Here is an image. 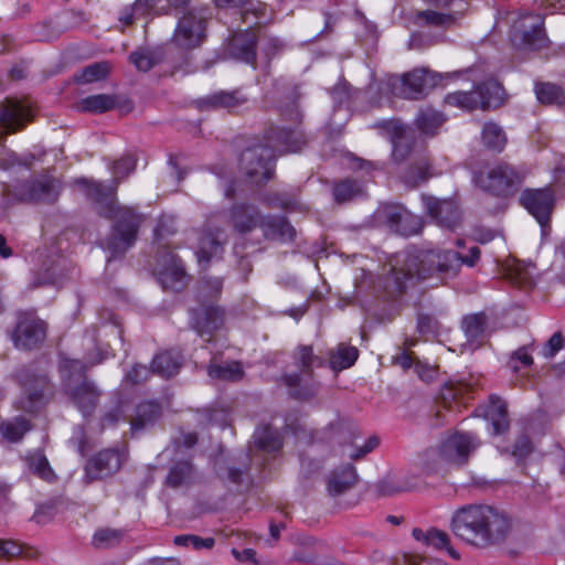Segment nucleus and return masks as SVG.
<instances>
[{
	"label": "nucleus",
	"instance_id": "f257e3e1",
	"mask_svg": "<svg viewBox=\"0 0 565 565\" xmlns=\"http://www.w3.org/2000/svg\"><path fill=\"white\" fill-rule=\"evenodd\" d=\"M479 257L480 249L477 246L470 248L468 257L450 249L401 252L384 267L382 286L390 295H399L418 281L429 278L441 281L446 276H455L462 264L471 267Z\"/></svg>",
	"mask_w": 565,
	"mask_h": 565
},
{
	"label": "nucleus",
	"instance_id": "f03ea898",
	"mask_svg": "<svg viewBox=\"0 0 565 565\" xmlns=\"http://www.w3.org/2000/svg\"><path fill=\"white\" fill-rule=\"evenodd\" d=\"M137 160L131 154L115 161L110 167L114 179L109 184L85 178L76 181L88 198L100 204V213L115 220L113 233L106 242L111 257L122 255L134 245L141 224V216L129 207L119 206L115 198L120 181L134 172Z\"/></svg>",
	"mask_w": 565,
	"mask_h": 565
},
{
	"label": "nucleus",
	"instance_id": "7ed1b4c3",
	"mask_svg": "<svg viewBox=\"0 0 565 565\" xmlns=\"http://www.w3.org/2000/svg\"><path fill=\"white\" fill-rule=\"evenodd\" d=\"M512 526L507 511L489 504L463 505L454 512L450 521V529L458 539L479 548L503 543Z\"/></svg>",
	"mask_w": 565,
	"mask_h": 565
},
{
	"label": "nucleus",
	"instance_id": "20e7f679",
	"mask_svg": "<svg viewBox=\"0 0 565 565\" xmlns=\"http://www.w3.org/2000/svg\"><path fill=\"white\" fill-rule=\"evenodd\" d=\"M305 138L298 130L280 128L270 132L268 145L257 146L242 153V168L252 183L260 184L271 179L274 174V148L279 153L297 152L305 145Z\"/></svg>",
	"mask_w": 565,
	"mask_h": 565
},
{
	"label": "nucleus",
	"instance_id": "39448f33",
	"mask_svg": "<svg viewBox=\"0 0 565 565\" xmlns=\"http://www.w3.org/2000/svg\"><path fill=\"white\" fill-rule=\"evenodd\" d=\"M109 356H114V353L98 349L95 356L88 355L85 362L68 358H63L61 361L60 371L64 391L84 416L95 411L100 396L94 383L86 381L85 372L87 367L99 364Z\"/></svg>",
	"mask_w": 565,
	"mask_h": 565
},
{
	"label": "nucleus",
	"instance_id": "423d86ee",
	"mask_svg": "<svg viewBox=\"0 0 565 565\" xmlns=\"http://www.w3.org/2000/svg\"><path fill=\"white\" fill-rule=\"evenodd\" d=\"M480 445L476 435L456 431L445 437L438 447L426 450L423 469L426 473H438L450 466H461Z\"/></svg>",
	"mask_w": 565,
	"mask_h": 565
},
{
	"label": "nucleus",
	"instance_id": "0eeeda50",
	"mask_svg": "<svg viewBox=\"0 0 565 565\" xmlns=\"http://www.w3.org/2000/svg\"><path fill=\"white\" fill-rule=\"evenodd\" d=\"M214 2L220 8L241 7L246 3L249 4V7L242 12V19L246 23L247 30L237 32L233 35L228 44V52L234 58L255 67V45L257 38L249 29L267 21L268 14L266 4L260 2L255 4L249 0H214Z\"/></svg>",
	"mask_w": 565,
	"mask_h": 565
},
{
	"label": "nucleus",
	"instance_id": "6e6552de",
	"mask_svg": "<svg viewBox=\"0 0 565 565\" xmlns=\"http://www.w3.org/2000/svg\"><path fill=\"white\" fill-rule=\"evenodd\" d=\"M439 74L427 68H415L402 76L390 75L386 86L390 92L406 99H419L438 85Z\"/></svg>",
	"mask_w": 565,
	"mask_h": 565
},
{
	"label": "nucleus",
	"instance_id": "1a4fd4ad",
	"mask_svg": "<svg viewBox=\"0 0 565 565\" xmlns=\"http://www.w3.org/2000/svg\"><path fill=\"white\" fill-rule=\"evenodd\" d=\"M209 10L205 8H191L183 12L172 36L175 46L182 50H192L202 44L205 39Z\"/></svg>",
	"mask_w": 565,
	"mask_h": 565
},
{
	"label": "nucleus",
	"instance_id": "9d476101",
	"mask_svg": "<svg viewBox=\"0 0 565 565\" xmlns=\"http://www.w3.org/2000/svg\"><path fill=\"white\" fill-rule=\"evenodd\" d=\"M511 42L522 51H537L547 45L543 30V18L540 14L522 13L514 20L511 31Z\"/></svg>",
	"mask_w": 565,
	"mask_h": 565
},
{
	"label": "nucleus",
	"instance_id": "9b49d317",
	"mask_svg": "<svg viewBox=\"0 0 565 565\" xmlns=\"http://www.w3.org/2000/svg\"><path fill=\"white\" fill-rule=\"evenodd\" d=\"M61 191V183L49 174H43L30 182H25L14 189L7 185L3 192L21 201L54 202Z\"/></svg>",
	"mask_w": 565,
	"mask_h": 565
},
{
	"label": "nucleus",
	"instance_id": "f8f14e48",
	"mask_svg": "<svg viewBox=\"0 0 565 565\" xmlns=\"http://www.w3.org/2000/svg\"><path fill=\"white\" fill-rule=\"evenodd\" d=\"M19 377L23 386V395L18 401L19 408L34 413L52 396V386L44 375L23 372Z\"/></svg>",
	"mask_w": 565,
	"mask_h": 565
},
{
	"label": "nucleus",
	"instance_id": "ddd939ff",
	"mask_svg": "<svg viewBox=\"0 0 565 565\" xmlns=\"http://www.w3.org/2000/svg\"><path fill=\"white\" fill-rule=\"evenodd\" d=\"M523 175L512 166L508 163H498L490 168L486 173L478 177V184L497 195H503L519 184Z\"/></svg>",
	"mask_w": 565,
	"mask_h": 565
},
{
	"label": "nucleus",
	"instance_id": "4468645a",
	"mask_svg": "<svg viewBox=\"0 0 565 565\" xmlns=\"http://www.w3.org/2000/svg\"><path fill=\"white\" fill-rule=\"evenodd\" d=\"M224 323L225 311L215 303H201L191 310V327L206 341H211Z\"/></svg>",
	"mask_w": 565,
	"mask_h": 565
},
{
	"label": "nucleus",
	"instance_id": "2eb2a0df",
	"mask_svg": "<svg viewBox=\"0 0 565 565\" xmlns=\"http://www.w3.org/2000/svg\"><path fill=\"white\" fill-rule=\"evenodd\" d=\"M32 117L33 111L28 102L8 99L0 106V139L23 129Z\"/></svg>",
	"mask_w": 565,
	"mask_h": 565
},
{
	"label": "nucleus",
	"instance_id": "dca6fc26",
	"mask_svg": "<svg viewBox=\"0 0 565 565\" xmlns=\"http://www.w3.org/2000/svg\"><path fill=\"white\" fill-rule=\"evenodd\" d=\"M126 454L119 449H104L90 458L86 466V478L89 480H99L117 473L124 461Z\"/></svg>",
	"mask_w": 565,
	"mask_h": 565
},
{
	"label": "nucleus",
	"instance_id": "f3484780",
	"mask_svg": "<svg viewBox=\"0 0 565 565\" xmlns=\"http://www.w3.org/2000/svg\"><path fill=\"white\" fill-rule=\"evenodd\" d=\"M521 204L536 221L544 225L552 214L555 195L550 188L524 190L520 198Z\"/></svg>",
	"mask_w": 565,
	"mask_h": 565
},
{
	"label": "nucleus",
	"instance_id": "a211bd4d",
	"mask_svg": "<svg viewBox=\"0 0 565 565\" xmlns=\"http://www.w3.org/2000/svg\"><path fill=\"white\" fill-rule=\"evenodd\" d=\"M158 278L167 290L180 291L188 284V277L181 260L171 252L164 253L159 263Z\"/></svg>",
	"mask_w": 565,
	"mask_h": 565
},
{
	"label": "nucleus",
	"instance_id": "6ab92c4d",
	"mask_svg": "<svg viewBox=\"0 0 565 565\" xmlns=\"http://www.w3.org/2000/svg\"><path fill=\"white\" fill-rule=\"evenodd\" d=\"M383 216L390 228L399 235L412 236L420 232L422 222L419 217L401 205L385 206Z\"/></svg>",
	"mask_w": 565,
	"mask_h": 565
},
{
	"label": "nucleus",
	"instance_id": "aec40b11",
	"mask_svg": "<svg viewBox=\"0 0 565 565\" xmlns=\"http://www.w3.org/2000/svg\"><path fill=\"white\" fill-rule=\"evenodd\" d=\"M44 338V322L32 317L21 318L12 333L15 347L24 350L36 347Z\"/></svg>",
	"mask_w": 565,
	"mask_h": 565
},
{
	"label": "nucleus",
	"instance_id": "412c9836",
	"mask_svg": "<svg viewBox=\"0 0 565 565\" xmlns=\"http://www.w3.org/2000/svg\"><path fill=\"white\" fill-rule=\"evenodd\" d=\"M424 206L427 213L440 225L455 230L460 220L456 204L450 200H439L435 196L423 194Z\"/></svg>",
	"mask_w": 565,
	"mask_h": 565
},
{
	"label": "nucleus",
	"instance_id": "4be33fe9",
	"mask_svg": "<svg viewBox=\"0 0 565 565\" xmlns=\"http://www.w3.org/2000/svg\"><path fill=\"white\" fill-rule=\"evenodd\" d=\"M263 214L257 206L246 203L234 204L227 215V221L233 230L239 234H246L259 227Z\"/></svg>",
	"mask_w": 565,
	"mask_h": 565
},
{
	"label": "nucleus",
	"instance_id": "5701e85b",
	"mask_svg": "<svg viewBox=\"0 0 565 565\" xmlns=\"http://www.w3.org/2000/svg\"><path fill=\"white\" fill-rule=\"evenodd\" d=\"M412 534L416 541L423 542L425 545L436 551L445 550L454 559L460 558V554L452 547L450 537L445 531L436 527H430L427 531H424L416 527L413 530Z\"/></svg>",
	"mask_w": 565,
	"mask_h": 565
},
{
	"label": "nucleus",
	"instance_id": "b1692460",
	"mask_svg": "<svg viewBox=\"0 0 565 565\" xmlns=\"http://www.w3.org/2000/svg\"><path fill=\"white\" fill-rule=\"evenodd\" d=\"M358 481V473L355 467L347 463L338 469H334L327 482V490L330 495L337 497L345 493L354 487Z\"/></svg>",
	"mask_w": 565,
	"mask_h": 565
},
{
	"label": "nucleus",
	"instance_id": "393cba45",
	"mask_svg": "<svg viewBox=\"0 0 565 565\" xmlns=\"http://www.w3.org/2000/svg\"><path fill=\"white\" fill-rule=\"evenodd\" d=\"M265 238L282 242L291 241L296 231L282 216L263 215L259 227Z\"/></svg>",
	"mask_w": 565,
	"mask_h": 565
},
{
	"label": "nucleus",
	"instance_id": "a878e982",
	"mask_svg": "<svg viewBox=\"0 0 565 565\" xmlns=\"http://www.w3.org/2000/svg\"><path fill=\"white\" fill-rule=\"evenodd\" d=\"M248 103V97L242 90H221L214 93L200 102L202 108H224L236 110Z\"/></svg>",
	"mask_w": 565,
	"mask_h": 565
},
{
	"label": "nucleus",
	"instance_id": "bb28decb",
	"mask_svg": "<svg viewBox=\"0 0 565 565\" xmlns=\"http://www.w3.org/2000/svg\"><path fill=\"white\" fill-rule=\"evenodd\" d=\"M285 383L290 388V394L296 398H310L318 391V383L313 380L311 371L288 374L285 377Z\"/></svg>",
	"mask_w": 565,
	"mask_h": 565
},
{
	"label": "nucleus",
	"instance_id": "cd10ccee",
	"mask_svg": "<svg viewBox=\"0 0 565 565\" xmlns=\"http://www.w3.org/2000/svg\"><path fill=\"white\" fill-rule=\"evenodd\" d=\"M381 126L392 132L393 158L396 161L405 160L411 150L407 142L411 129L395 119L383 121Z\"/></svg>",
	"mask_w": 565,
	"mask_h": 565
},
{
	"label": "nucleus",
	"instance_id": "c85d7f7f",
	"mask_svg": "<svg viewBox=\"0 0 565 565\" xmlns=\"http://www.w3.org/2000/svg\"><path fill=\"white\" fill-rule=\"evenodd\" d=\"M119 104L120 98L117 95L97 94L82 98L77 108L85 113L100 114L118 107Z\"/></svg>",
	"mask_w": 565,
	"mask_h": 565
},
{
	"label": "nucleus",
	"instance_id": "c756f323",
	"mask_svg": "<svg viewBox=\"0 0 565 565\" xmlns=\"http://www.w3.org/2000/svg\"><path fill=\"white\" fill-rule=\"evenodd\" d=\"M486 418L491 423L492 434L500 435L508 430L509 419L505 403L499 397H491L484 412Z\"/></svg>",
	"mask_w": 565,
	"mask_h": 565
},
{
	"label": "nucleus",
	"instance_id": "7c9ffc66",
	"mask_svg": "<svg viewBox=\"0 0 565 565\" xmlns=\"http://www.w3.org/2000/svg\"><path fill=\"white\" fill-rule=\"evenodd\" d=\"M223 233H213L211 230L206 232L200 239V246L196 252L198 260L200 264L209 263L213 257L218 256L223 252L222 238Z\"/></svg>",
	"mask_w": 565,
	"mask_h": 565
},
{
	"label": "nucleus",
	"instance_id": "2f4dec72",
	"mask_svg": "<svg viewBox=\"0 0 565 565\" xmlns=\"http://www.w3.org/2000/svg\"><path fill=\"white\" fill-rule=\"evenodd\" d=\"M487 318L484 313L468 316L462 321V329L467 338V345L471 350L481 344L484 339V327Z\"/></svg>",
	"mask_w": 565,
	"mask_h": 565
},
{
	"label": "nucleus",
	"instance_id": "473e14b6",
	"mask_svg": "<svg viewBox=\"0 0 565 565\" xmlns=\"http://www.w3.org/2000/svg\"><path fill=\"white\" fill-rule=\"evenodd\" d=\"M182 365V356L175 351H166L154 356L153 373L162 377L175 375Z\"/></svg>",
	"mask_w": 565,
	"mask_h": 565
},
{
	"label": "nucleus",
	"instance_id": "72a5a7b5",
	"mask_svg": "<svg viewBox=\"0 0 565 565\" xmlns=\"http://www.w3.org/2000/svg\"><path fill=\"white\" fill-rule=\"evenodd\" d=\"M416 25L422 28H449L456 21V17L450 13H443L435 10L417 11L413 18Z\"/></svg>",
	"mask_w": 565,
	"mask_h": 565
},
{
	"label": "nucleus",
	"instance_id": "f704fd0d",
	"mask_svg": "<svg viewBox=\"0 0 565 565\" xmlns=\"http://www.w3.org/2000/svg\"><path fill=\"white\" fill-rule=\"evenodd\" d=\"M160 415V406L153 402L141 403L137 406L136 415L131 419V430L134 434L152 425Z\"/></svg>",
	"mask_w": 565,
	"mask_h": 565
},
{
	"label": "nucleus",
	"instance_id": "c9c22d12",
	"mask_svg": "<svg viewBox=\"0 0 565 565\" xmlns=\"http://www.w3.org/2000/svg\"><path fill=\"white\" fill-rule=\"evenodd\" d=\"M256 446L265 452H276L282 447L280 433L269 426L258 427L254 433Z\"/></svg>",
	"mask_w": 565,
	"mask_h": 565
},
{
	"label": "nucleus",
	"instance_id": "e433bc0d",
	"mask_svg": "<svg viewBox=\"0 0 565 565\" xmlns=\"http://www.w3.org/2000/svg\"><path fill=\"white\" fill-rule=\"evenodd\" d=\"M445 121V116L433 108L420 110L416 117V126L425 136L436 135Z\"/></svg>",
	"mask_w": 565,
	"mask_h": 565
},
{
	"label": "nucleus",
	"instance_id": "4c0bfd02",
	"mask_svg": "<svg viewBox=\"0 0 565 565\" xmlns=\"http://www.w3.org/2000/svg\"><path fill=\"white\" fill-rule=\"evenodd\" d=\"M359 356V351L355 347L339 344L337 349L332 350L329 355V363L332 370L341 371L351 367Z\"/></svg>",
	"mask_w": 565,
	"mask_h": 565
},
{
	"label": "nucleus",
	"instance_id": "58836bf2",
	"mask_svg": "<svg viewBox=\"0 0 565 565\" xmlns=\"http://www.w3.org/2000/svg\"><path fill=\"white\" fill-rule=\"evenodd\" d=\"M476 88L480 94L481 109L495 108L502 104L504 89L499 83L489 81Z\"/></svg>",
	"mask_w": 565,
	"mask_h": 565
},
{
	"label": "nucleus",
	"instance_id": "ea45409f",
	"mask_svg": "<svg viewBox=\"0 0 565 565\" xmlns=\"http://www.w3.org/2000/svg\"><path fill=\"white\" fill-rule=\"evenodd\" d=\"M364 194L363 185L353 179H344L333 186V198L338 203H345Z\"/></svg>",
	"mask_w": 565,
	"mask_h": 565
},
{
	"label": "nucleus",
	"instance_id": "a19ab883",
	"mask_svg": "<svg viewBox=\"0 0 565 565\" xmlns=\"http://www.w3.org/2000/svg\"><path fill=\"white\" fill-rule=\"evenodd\" d=\"M207 374L216 380L238 381L243 377L244 371L239 362L211 363L207 367Z\"/></svg>",
	"mask_w": 565,
	"mask_h": 565
},
{
	"label": "nucleus",
	"instance_id": "79ce46f5",
	"mask_svg": "<svg viewBox=\"0 0 565 565\" xmlns=\"http://www.w3.org/2000/svg\"><path fill=\"white\" fill-rule=\"evenodd\" d=\"M222 287L223 281L221 278H202L196 289L199 305L214 303V300L221 295Z\"/></svg>",
	"mask_w": 565,
	"mask_h": 565
},
{
	"label": "nucleus",
	"instance_id": "37998d69",
	"mask_svg": "<svg viewBox=\"0 0 565 565\" xmlns=\"http://www.w3.org/2000/svg\"><path fill=\"white\" fill-rule=\"evenodd\" d=\"M446 103L450 106L460 107L466 110L481 108L480 94L477 88L471 92H456L448 94Z\"/></svg>",
	"mask_w": 565,
	"mask_h": 565
},
{
	"label": "nucleus",
	"instance_id": "c03bdc74",
	"mask_svg": "<svg viewBox=\"0 0 565 565\" xmlns=\"http://www.w3.org/2000/svg\"><path fill=\"white\" fill-rule=\"evenodd\" d=\"M535 94L542 104L563 105L565 103V93L563 89L551 83H541L535 86Z\"/></svg>",
	"mask_w": 565,
	"mask_h": 565
},
{
	"label": "nucleus",
	"instance_id": "a18cd8bd",
	"mask_svg": "<svg viewBox=\"0 0 565 565\" xmlns=\"http://www.w3.org/2000/svg\"><path fill=\"white\" fill-rule=\"evenodd\" d=\"M483 145L494 151H502L505 146L507 137L502 128L494 122H488L482 129Z\"/></svg>",
	"mask_w": 565,
	"mask_h": 565
},
{
	"label": "nucleus",
	"instance_id": "49530a36",
	"mask_svg": "<svg viewBox=\"0 0 565 565\" xmlns=\"http://www.w3.org/2000/svg\"><path fill=\"white\" fill-rule=\"evenodd\" d=\"M26 460L29 468L41 479L46 482H53L55 480L56 476L42 452L36 451L30 455Z\"/></svg>",
	"mask_w": 565,
	"mask_h": 565
},
{
	"label": "nucleus",
	"instance_id": "de8ad7c7",
	"mask_svg": "<svg viewBox=\"0 0 565 565\" xmlns=\"http://www.w3.org/2000/svg\"><path fill=\"white\" fill-rule=\"evenodd\" d=\"M29 429V422L23 417L4 422L0 426L3 437L12 443L19 441Z\"/></svg>",
	"mask_w": 565,
	"mask_h": 565
},
{
	"label": "nucleus",
	"instance_id": "09e8293b",
	"mask_svg": "<svg viewBox=\"0 0 565 565\" xmlns=\"http://www.w3.org/2000/svg\"><path fill=\"white\" fill-rule=\"evenodd\" d=\"M192 475V466L188 460L173 465L167 476V484L177 488L188 482Z\"/></svg>",
	"mask_w": 565,
	"mask_h": 565
},
{
	"label": "nucleus",
	"instance_id": "8fccbe9b",
	"mask_svg": "<svg viewBox=\"0 0 565 565\" xmlns=\"http://www.w3.org/2000/svg\"><path fill=\"white\" fill-rule=\"evenodd\" d=\"M507 277L511 282L523 288H527L533 285L532 269L521 263H515L509 266L507 269Z\"/></svg>",
	"mask_w": 565,
	"mask_h": 565
},
{
	"label": "nucleus",
	"instance_id": "3c124183",
	"mask_svg": "<svg viewBox=\"0 0 565 565\" xmlns=\"http://www.w3.org/2000/svg\"><path fill=\"white\" fill-rule=\"evenodd\" d=\"M109 73V64L107 62L94 63L85 67L79 75L76 76V81L79 83H92L100 81Z\"/></svg>",
	"mask_w": 565,
	"mask_h": 565
},
{
	"label": "nucleus",
	"instance_id": "603ef678",
	"mask_svg": "<svg viewBox=\"0 0 565 565\" xmlns=\"http://www.w3.org/2000/svg\"><path fill=\"white\" fill-rule=\"evenodd\" d=\"M33 154H28L22 158H19L13 151L7 149L6 147H0V168L7 170L14 166H23L31 167L34 160Z\"/></svg>",
	"mask_w": 565,
	"mask_h": 565
},
{
	"label": "nucleus",
	"instance_id": "864d4df0",
	"mask_svg": "<svg viewBox=\"0 0 565 565\" xmlns=\"http://www.w3.org/2000/svg\"><path fill=\"white\" fill-rule=\"evenodd\" d=\"M122 532L115 529H100L93 536V544L96 547H110L120 542Z\"/></svg>",
	"mask_w": 565,
	"mask_h": 565
},
{
	"label": "nucleus",
	"instance_id": "5fc2aeb1",
	"mask_svg": "<svg viewBox=\"0 0 565 565\" xmlns=\"http://www.w3.org/2000/svg\"><path fill=\"white\" fill-rule=\"evenodd\" d=\"M174 544L178 546H192L194 550L212 548L215 544L213 537H200L198 535H178L174 537Z\"/></svg>",
	"mask_w": 565,
	"mask_h": 565
},
{
	"label": "nucleus",
	"instance_id": "6e6d98bb",
	"mask_svg": "<svg viewBox=\"0 0 565 565\" xmlns=\"http://www.w3.org/2000/svg\"><path fill=\"white\" fill-rule=\"evenodd\" d=\"M129 60L139 71L142 72L149 71L157 64L154 54L148 50L132 52Z\"/></svg>",
	"mask_w": 565,
	"mask_h": 565
},
{
	"label": "nucleus",
	"instance_id": "4d7b16f0",
	"mask_svg": "<svg viewBox=\"0 0 565 565\" xmlns=\"http://www.w3.org/2000/svg\"><path fill=\"white\" fill-rule=\"evenodd\" d=\"M532 363V355L525 347H522L512 353L508 365L513 372H518L520 370V365L530 366Z\"/></svg>",
	"mask_w": 565,
	"mask_h": 565
},
{
	"label": "nucleus",
	"instance_id": "13d9d810",
	"mask_svg": "<svg viewBox=\"0 0 565 565\" xmlns=\"http://www.w3.org/2000/svg\"><path fill=\"white\" fill-rule=\"evenodd\" d=\"M295 358L300 367V371H311V365L317 359L313 355L312 348L309 345L299 347Z\"/></svg>",
	"mask_w": 565,
	"mask_h": 565
},
{
	"label": "nucleus",
	"instance_id": "bf43d9fd",
	"mask_svg": "<svg viewBox=\"0 0 565 565\" xmlns=\"http://www.w3.org/2000/svg\"><path fill=\"white\" fill-rule=\"evenodd\" d=\"M153 373V367L149 369L146 365L136 364L131 371L126 374V381L131 384H139L147 381Z\"/></svg>",
	"mask_w": 565,
	"mask_h": 565
},
{
	"label": "nucleus",
	"instance_id": "052dcab7",
	"mask_svg": "<svg viewBox=\"0 0 565 565\" xmlns=\"http://www.w3.org/2000/svg\"><path fill=\"white\" fill-rule=\"evenodd\" d=\"M405 490H407L406 486L391 478L383 479L377 483V491L382 495H393Z\"/></svg>",
	"mask_w": 565,
	"mask_h": 565
},
{
	"label": "nucleus",
	"instance_id": "680f3d73",
	"mask_svg": "<svg viewBox=\"0 0 565 565\" xmlns=\"http://www.w3.org/2000/svg\"><path fill=\"white\" fill-rule=\"evenodd\" d=\"M565 343V339L561 332H555L550 340L547 341L545 348L543 349V355L546 359L553 358Z\"/></svg>",
	"mask_w": 565,
	"mask_h": 565
},
{
	"label": "nucleus",
	"instance_id": "e2e57ef3",
	"mask_svg": "<svg viewBox=\"0 0 565 565\" xmlns=\"http://www.w3.org/2000/svg\"><path fill=\"white\" fill-rule=\"evenodd\" d=\"M22 555V546L11 540H0V559Z\"/></svg>",
	"mask_w": 565,
	"mask_h": 565
},
{
	"label": "nucleus",
	"instance_id": "0e129e2a",
	"mask_svg": "<svg viewBox=\"0 0 565 565\" xmlns=\"http://www.w3.org/2000/svg\"><path fill=\"white\" fill-rule=\"evenodd\" d=\"M379 444H380L379 438L375 436H372L365 441V444L363 446L349 452L348 457L352 460L361 459L364 456H366L367 454H370L371 451H373L379 446Z\"/></svg>",
	"mask_w": 565,
	"mask_h": 565
},
{
	"label": "nucleus",
	"instance_id": "69168bd1",
	"mask_svg": "<svg viewBox=\"0 0 565 565\" xmlns=\"http://www.w3.org/2000/svg\"><path fill=\"white\" fill-rule=\"evenodd\" d=\"M142 15H145L143 11L137 8V3L135 2L134 4L122 9L119 15V21L125 25H130L138 17Z\"/></svg>",
	"mask_w": 565,
	"mask_h": 565
},
{
	"label": "nucleus",
	"instance_id": "338daca9",
	"mask_svg": "<svg viewBox=\"0 0 565 565\" xmlns=\"http://www.w3.org/2000/svg\"><path fill=\"white\" fill-rule=\"evenodd\" d=\"M531 451H532V443L527 437L523 436L516 440V443L514 445V449H513V456H515L518 458H524L527 455H530Z\"/></svg>",
	"mask_w": 565,
	"mask_h": 565
},
{
	"label": "nucleus",
	"instance_id": "774afa93",
	"mask_svg": "<svg viewBox=\"0 0 565 565\" xmlns=\"http://www.w3.org/2000/svg\"><path fill=\"white\" fill-rule=\"evenodd\" d=\"M405 563L407 565H446L443 561L438 558H429L419 555L405 556Z\"/></svg>",
	"mask_w": 565,
	"mask_h": 565
}]
</instances>
